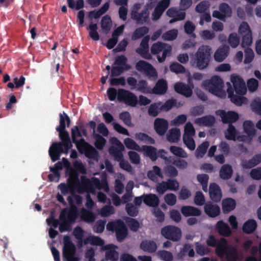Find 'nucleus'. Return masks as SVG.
<instances>
[{"instance_id":"obj_1","label":"nucleus","mask_w":261,"mask_h":261,"mask_svg":"<svg viewBox=\"0 0 261 261\" xmlns=\"http://www.w3.org/2000/svg\"><path fill=\"white\" fill-rule=\"evenodd\" d=\"M59 117V125L57 127L56 130L59 132V138L62 142L53 143L48 150L49 155L53 162L60 159L61 153H68L69 150L72 147L69 133L65 129L66 123L67 127L70 124V118L65 112L60 113Z\"/></svg>"},{"instance_id":"obj_2","label":"nucleus","mask_w":261,"mask_h":261,"mask_svg":"<svg viewBox=\"0 0 261 261\" xmlns=\"http://www.w3.org/2000/svg\"><path fill=\"white\" fill-rule=\"evenodd\" d=\"M207 245L215 247V252L220 257H225L227 261H237L239 258L238 249L233 245L229 244L224 237L217 239L213 235H210L206 240Z\"/></svg>"},{"instance_id":"obj_3","label":"nucleus","mask_w":261,"mask_h":261,"mask_svg":"<svg viewBox=\"0 0 261 261\" xmlns=\"http://www.w3.org/2000/svg\"><path fill=\"white\" fill-rule=\"evenodd\" d=\"M231 82L233 84V88L231 86L228 87L227 91L228 97L231 101L236 105L241 106L245 98L243 95L247 91L245 83L241 77L238 75L231 76Z\"/></svg>"},{"instance_id":"obj_4","label":"nucleus","mask_w":261,"mask_h":261,"mask_svg":"<svg viewBox=\"0 0 261 261\" xmlns=\"http://www.w3.org/2000/svg\"><path fill=\"white\" fill-rule=\"evenodd\" d=\"M212 54V48L207 45H202L198 48L190 61L191 65L202 70L206 69L210 64Z\"/></svg>"},{"instance_id":"obj_5","label":"nucleus","mask_w":261,"mask_h":261,"mask_svg":"<svg viewBox=\"0 0 261 261\" xmlns=\"http://www.w3.org/2000/svg\"><path fill=\"white\" fill-rule=\"evenodd\" d=\"M79 215V210L75 207L68 209L64 208L60 214L59 219L61 221L59 225V230L61 232L70 231L71 225L74 223Z\"/></svg>"},{"instance_id":"obj_6","label":"nucleus","mask_w":261,"mask_h":261,"mask_svg":"<svg viewBox=\"0 0 261 261\" xmlns=\"http://www.w3.org/2000/svg\"><path fill=\"white\" fill-rule=\"evenodd\" d=\"M203 85L210 93L217 96H220L223 93L224 83L218 75L213 76L210 80L205 81Z\"/></svg>"},{"instance_id":"obj_7","label":"nucleus","mask_w":261,"mask_h":261,"mask_svg":"<svg viewBox=\"0 0 261 261\" xmlns=\"http://www.w3.org/2000/svg\"><path fill=\"white\" fill-rule=\"evenodd\" d=\"M107 227L109 230L115 231L117 239L119 242L123 241L127 234V229L124 222L120 219L109 222Z\"/></svg>"},{"instance_id":"obj_8","label":"nucleus","mask_w":261,"mask_h":261,"mask_svg":"<svg viewBox=\"0 0 261 261\" xmlns=\"http://www.w3.org/2000/svg\"><path fill=\"white\" fill-rule=\"evenodd\" d=\"M118 100L131 107H135L138 103L137 97L133 93L124 89H118Z\"/></svg>"},{"instance_id":"obj_9","label":"nucleus","mask_w":261,"mask_h":261,"mask_svg":"<svg viewBox=\"0 0 261 261\" xmlns=\"http://www.w3.org/2000/svg\"><path fill=\"white\" fill-rule=\"evenodd\" d=\"M80 141L83 143L81 148L79 145H77L79 150L81 152H84L87 158L98 161L99 158L98 151L92 145L86 142L83 138H81Z\"/></svg>"},{"instance_id":"obj_10","label":"nucleus","mask_w":261,"mask_h":261,"mask_svg":"<svg viewBox=\"0 0 261 261\" xmlns=\"http://www.w3.org/2000/svg\"><path fill=\"white\" fill-rule=\"evenodd\" d=\"M136 69L141 72H144L149 77L156 79L158 76L155 69L149 63L140 60L136 65Z\"/></svg>"},{"instance_id":"obj_11","label":"nucleus","mask_w":261,"mask_h":261,"mask_svg":"<svg viewBox=\"0 0 261 261\" xmlns=\"http://www.w3.org/2000/svg\"><path fill=\"white\" fill-rule=\"evenodd\" d=\"M68 184L61 183L58 186V188L61 191V193L64 195H65L69 193L73 195L75 193L76 186L79 183L78 177H72L70 176L68 178Z\"/></svg>"},{"instance_id":"obj_12","label":"nucleus","mask_w":261,"mask_h":261,"mask_svg":"<svg viewBox=\"0 0 261 261\" xmlns=\"http://www.w3.org/2000/svg\"><path fill=\"white\" fill-rule=\"evenodd\" d=\"M216 114L221 117L223 123L232 124L239 119L238 114L234 111L226 112L223 110H219L216 112Z\"/></svg>"},{"instance_id":"obj_13","label":"nucleus","mask_w":261,"mask_h":261,"mask_svg":"<svg viewBox=\"0 0 261 261\" xmlns=\"http://www.w3.org/2000/svg\"><path fill=\"white\" fill-rule=\"evenodd\" d=\"M181 237V231L178 227L172 225L164 226V238L173 241H178Z\"/></svg>"},{"instance_id":"obj_14","label":"nucleus","mask_w":261,"mask_h":261,"mask_svg":"<svg viewBox=\"0 0 261 261\" xmlns=\"http://www.w3.org/2000/svg\"><path fill=\"white\" fill-rule=\"evenodd\" d=\"M150 36H145L142 40L140 46L136 49V52L139 54L142 58L150 60L152 59V56L149 52V41Z\"/></svg>"},{"instance_id":"obj_15","label":"nucleus","mask_w":261,"mask_h":261,"mask_svg":"<svg viewBox=\"0 0 261 261\" xmlns=\"http://www.w3.org/2000/svg\"><path fill=\"white\" fill-rule=\"evenodd\" d=\"M166 15L172 19L169 20V23H173L177 21H180L185 19L186 17V12L184 11H180L177 8L172 7L169 8L167 12Z\"/></svg>"},{"instance_id":"obj_16","label":"nucleus","mask_w":261,"mask_h":261,"mask_svg":"<svg viewBox=\"0 0 261 261\" xmlns=\"http://www.w3.org/2000/svg\"><path fill=\"white\" fill-rule=\"evenodd\" d=\"M209 194L211 199L214 202H219L222 198V191L220 187L216 183H212L209 187Z\"/></svg>"},{"instance_id":"obj_17","label":"nucleus","mask_w":261,"mask_h":261,"mask_svg":"<svg viewBox=\"0 0 261 261\" xmlns=\"http://www.w3.org/2000/svg\"><path fill=\"white\" fill-rule=\"evenodd\" d=\"M215 230L220 236L224 237H228L232 234L229 226L223 220H219L217 222Z\"/></svg>"},{"instance_id":"obj_18","label":"nucleus","mask_w":261,"mask_h":261,"mask_svg":"<svg viewBox=\"0 0 261 261\" xmlns=\"http://www.w3.org/2000/svg\"><path fill=\"white\" fill-rule=\"evenodd\" d=\"M205 213L210 217L215 218L220 214V208L216 204H213L211 201L206 202L204 206Z\"/></svg>"},{"instance_id":"obj_19","label":"nucleus","mask_w":261,"mask_h":261,"mask_svg":"<svg viewBox=\"0 0 261 261\" xmlns=\"http://www.w3.org/2000/svg\"><path fill=\"white\" fill-rule=\"evenodd\" d=\"M176 92L186 97H190L193 94V90L188 85L181 82H177L174 86Z\"/></svg>"},{"instance_id":"obj_20","label":"nucleus","mask_w":261,"mask_h":261,"mask_svg":"<svg viewBox=\"0 0 261 261\" xmlns=\"http://www.w3.org/2000/svg\"><path fill=\"white\" fill-rule=\"evenodd\" d=\"M114 139L118 143L120 149L116 146H112L109 149V152L112 156L115 158V160L117 161L121 160L123 158L122 151L124 150V147L123 144L117 138H114Z\"/></svg>"},{"instance_id":"obj_21","label":"nucleus","mask_w":261,"mask_h":261,"mask_svg":"<svg viewBox=\"0 0 261 261\" xmlns=\"http://www.w3.org/2000/svg\"><path fill=\"white\" fill-rule=\"evenodd\" d=\"M115 246L113 244H108L103 247V249L107 250L106 252V258L107 260L111 261H117L119 258V254L114 249Z\"/></svg>"},{"instance_id":"obj_22","label":"nucleus","mask_w":261,"mask_h":261,"mask_svg":"<svg viewBox=\"0 0 261 261\" xmlns=\"http://www.w3.org/2000/svg\"><path fill=\"white\" fill-rule=\"evenodd\" d=\"M143 202L147 206L150 207H157L159 204V198L154 194L143 195Z\"/></svg>"},{"instance_id":"obj_23","label":"nucleus","mask_w":261,"mask_h":261,"mask_svg":"<svg viewBox=\"0 0 261 261\" xmlns=\"http://www.w3.org/2000/svg\"><path fill=\"white\" fill-rule=\"evenodd\" d=\"M229 51V48L228 46L224 45L219 47L214 54L215 61L219 62H222L228 56Z\"/></svg>"},{"instance_id":"obj_24","label":"nucleus","mask_w":261,"mask_h":261,"mask_svg":"<svg viewBox=\"0 0 261 261\" xmlns=\"http://www.w3.org/2000/svg\"><path fill=\"white\" fill-rule=\"evenodd\" d=\"M180 211L185 217L199 216L201 214V212L199 208L189 205L182 206Z\"/></svg>"},{"instance_id":"obj_25","label":"nucleus","mask_w":261,"mask_h":261,"mask_svg":"<svg viewBox=\"0 0 261 261\" xmlns=\"http://www.w3.org/2000/svg\"><path fill=\"white\" fill-rule=\"evenodd\" d=\"M214 116L207 115L198 118L195 120V123L200 126H212L215 123Z\"/></svg>"},{"instance_id":"obj_26","label":"nucleus","mask_w":261,"mask_h":261,"mask_svg":"<svg viewBox=\"0 0 261 261\" xmlns=\"http://www.w3.org/2000/svg\"><path fill=\"white\" fill-rule=\"evenodd\" d=\"M236 206L235 200L231 198H226L222 200V207L224 213H228L233 210Z\"/></svg>"},{"instance_id":"obj_27","label":"nucleus","mask_w":261,"mask_h":261,"mask_svg":"<svg viewBox=\"0 0 261 261\" xmlns=\"http://www.w3.org/2000/svg\"><path fill=\"white\" fill-rule=\"evenodd\" d=\"M257 224L256 221L254 219L247 220L242 226L243 231L246 234H251L254 232L256 229Z\"/></svg>"},{"instance_id":"obj_28","label":"nucleus","mask_w":261,"mask_h":261,"mask_svg":"<svg viewBox=\"0 0 261 261\" xmlns=\"http://www.w3.org/2000/svg\"><path fill=\"white\" fill-rule=\"evenodd\" d=\"M140 248L149 253L155 252L157 249L155 242L152 240H144L140 244Z\"/></svg>"},{"instance_id":"obj_29","label":"nucleus","mask_w":261,"mask_h":261,"mask_svg":"<svg viewBox=\"0 0 261 261\" xmlns=\"http://www.w3.org/2000/svg\"><path fill=\"white\" fill-rule=\"evenodd\" d=\"M76 253V247L74 244L70 241L65 243L63 251V258L74 256Z\"/></svg>"},{"instance_id":"obj_30","label":"nucleus","mask_w":261,"mask_h":261,"mask_svg":"<svg viewBox=\"0 0 261 261\" xmlns=\"http://www.w3.org/2000/svg\"><path fill=\"white\" fill-rule=\"evenodd\" d=\"M149 15V12L147 8H145L142 10L140 13L137 14V17L138 18H135L133 16H131V18L135 21L137 24H142L146 22L148 19Z\"/></svg>"},{"instance_id":"obj_31","label":"nucleus","mask_w":261,"mask_h":261,"mask_svg":"<svg viewBox=\"0 0 261 261\" xmlns=\"http://www.w3.org/2000/svg\"><path fill=\"white\" fill-rule=\"evenodd\" d=\"M232 173L233 170L231 166L228 164H225L220 170L219 176L223 179H229L231 177Z\"/></svg>"},{"instance_id":"obj_32","label":"nucleus","mask_w":261,"mask_h":261,"mask_svg":"<svg viewBox=\"0 0 261 261\" xmlns=\"http://www.w3.org/2000/svg\"><path fill=\"white\" fill-rule=\"evenodd\" d=\"M81 219L85 222L92 223L95 221L96 216L92 211L82 208L81 211Z\"/></svg>"},{"instance_id":"obj_33","label":"nucleus","mask_w":261,"mask_h":261,"mask_svg":"<svg viewBox=\"0 0 261 261\" xmlns=\"http://www.w3.org/2000/svg\"><path fill=\"white\" fill-rule=\"evenodd\" d=\"M141 151H143L144 154L148 156L152 161H154L157 159L156 149L153 146H142L141 147Z\"/></svg>"},{"instance_id":"obj_34","label":"nucleus","mask_w":261,"mask_h":261,"mask_svg":"<svg viewBox=\"0 0 261 261\" xmlns=\"http://www.w3.org/2000/svg\"><path fill=\"white\" fill-rule=\"evenodd\" d=\"M239 132L232 124H229L228 128L225 132V137L228 140L236 141Z\"/></svg>"},{"instance_id":"obj_35","label":"nucleus","mask_w":261,"mask_h":261,"mask_svg":"<svg viewBox=\"0 0 261 261\" xmlns=\"http://www.w3.org/2000/svg\"><path fill=\"white\" fill-rule=\"evenodd\" d=\"M180 137V129L178 128H173L169 130L167 136V139L171 143H176Z\"/></svg>"},{"instance_id":"obj_36","label":"nucleus","mask_w":261,"mask_h":261,"mask_svg":"<svg viewBox=\"0 0 261 261\" xmlns=\"http://www.w3.org/2000/svg\"><path fill=\"white\" fill-rule=\"evenodd\" d=\"M261 162V154L255 155L252 159L243 163V167L246 169L251 168L257 165Z\"/></svg>"},{"instance_id":"obj_37","label":"nucleus","mask_w":261,"mask_h":261,"mask_svg":"<svg viewBox=\"0 0 261 261\" xmlns=\"http://www.w3.org/2000/svg\"><path fill=\"white\" fill-rule=\"evenodd\" d=\"M149 29L147 27L143 26L137 28L132 35V40H136L141 38L148 33Z\"/></svg>"},{"instance_id":"obj_38","label":"nucleus","mask_w":261,"mask_h":261,"mask_svg":"<svg viewBox=\"0 0 261 261\" xmlns=\"http://www.w3.org/2000/svg\"><path fill=\"white\" fill-rule=\"evenodd\" d=\"M127 58L124 55H121L115 58L114 64L122 67L126 70H128L131 68V66L127 64Z\"/></svg>"},{"instance_id":"obj_39","label":"nucleus","mask_w":261,"mask_h":261,"mask_svg":"<svg viewBox=\"0 0 261 261\" xmlns=\"http://www.w3.org/2000/svg\"><path fill=\"white\" fill-rule=\"evenodd\" d=\"M179 183L175 179H169L164 181V192L167 190L176 191L178 190Z\"/></svg>"},{"instance_id":"obj_40","label":"nucleus","mask_w":261,"mask_h":261,"mask_svg":"<svg viewBox=\"0 0 261 261\" xmlns=\"http://www.w3.org/2000/svg\"><path fill=\"white\" fill-rule=\"evenodd\" d=\"M208 146L209 142L207 141H204L199 145L195 151V156L196 158L198 159L203 158Z\"/></svg>"},{"instance_id":"obj_41","label":"nucleus","mask_w":261,"mask_h":261,"mask_svg":"<svg viewBox=\"0 0 261 261\" xmlns=\"http://www.w3.org/2000/svg\"><path fill=\"white\" fill-rule=\"evenodd\" d=\"M135 138L137 140L146 144H154L155 143V141L152 138L144 133H136Z\"/></svg>"},{"instance_id":"obj_42","label":"nucleus","mask_w":261,"mask_h":261,"mask_svg":"<svg viewBox=\"0 0 261 261\" xmlns=\"http://www.w3.org/2000/svg\"><path fill=\"white\" fill-rule=\"evenodd\" d=\"M112 26V20L109 15L104 16L101 19V27L106 33L110 32Z\"/></svg>"},{"instance_id":"obj_43","label":"nucleus","mask_w":261,"mask_h":261,"mask_svg":"<svg viewBox=\"0 0 261 261\" xmlns=\"http://www.w3.org/2000/svg\"><path fill=\"white\" fill-rule=\"evenodd\" d=\"M243 128L244 132L249 136L253 137L255 135V130L252 121L250 120L245 121L243 123Z\"/></svg>"},{"instance_id":"obj_44","label":"nucleus","mask_w":261,"mask_h":261,"mask_svg":"<svg viewBox=\"0 0 261 261\" xmlns=\"http://www.w3.org/2000/svg\"><path fill=\"white\" fill-rule=\"evenodd\" d=\"M169 150L173 154L177 157L186 158L188 156L187 153L180 147L171 146Z\"/></svg>"},{"instance_id":"obj_45","label":"nucleus","mask_w":261,"mask_h":261,"mask_svg":"<svg viewBox=\"0 0 261 261\" xmlns=\"http://www.w3.org/2000/svg\"><path fill=\"white\" fill-rule=\"evenodd\" d=\"M163 13V0H160L152 13L153 20H158Z\"/></svg>"},{"instance_id":"obj_46","label":"nucleus","mask_w":261,"mask_h":261,"mask_svg":"<svg viewBox=\"0 0 261 261\" xmlns=\"http://www.w3.org/2000/svg\"><path fill=\"white\" fill-rule=\"evenodd\" d=\"M148 94H163V78L159 79L153 88L150 87Z\"/></svg>"},{"instance_id":"obj_47","label":"nucleus","mask_w":261,"mask_h":261,"mask_svg":"<svg viewBox=\"0 0 261 261\" xmlns=\"http://www.w3.org/2000/svg\"><path fill=\"white\" fill-rule=\"evenodd\" d=\"M219 10L223 13L225 18L231 17L232 11L231 7L227 3L220 4L219 6Z\"/></svg>"},{"instance_id":"obj_48","label":"nucleus","mask_w":261,"mask_h":261,"mask_svg":"<svg viewBox=\"0 0 261 261\" xmlns=\"http://www.w3.org/2000/svg\"><path fill=\"white\" fill-rule=\"evenodd\" d=\"M124 143L127 149L135 150L139 152L141 151V147L131 138H125L124 140Z\"/></svg>"},{"instance_id":"obj_49","label":"nucleus","mask_w":261,"mask_h":261,"mask_svg":"<svg viewBox=\"0 0 261 261\" xmlns=\"http://www.w3.org/2000/svg\"><path fill=\"white\" fill-rule=\"evenodd\" d=\"M170 163L175 166L179 169H185L188 167L187 162L183 159H176L174 158H170L169 160Z\"/></svg>"},{"instance_id":"obj_50","label":"nucleus","mask_w":261,"mask_h":261,"mask_svg":"<svg viewBox=\"0 0 261 261\" xmlns=\"http://www.w3.org/2000/svg\"><path fill=\"white\" fill-rule=\"evenodd\" d=\"M197 179L201 185L203 191L207 192L209 176L206 174H199L197 175Z\"/></svg>"},{"instance_id":"obj_51","label":"nucleus","mask_w":261,"mask_h":261,"mask_svg":"<svg viewBox=\"0 0 261 261\" xmlns=\"http://www.w3.org/2000/svg\"><path fill=\"white\" fill-rule=\"evenodd\" d=\"M93 136L95 140L94 143L95 147L98 150H102L107 142L106 139L98 134Z\"/></svg>"},{"instance_id":"obj_52","label":"nucleus","mask_w":261,"mask_h":261,"mask_svg":"<svg viewBox=\"0 0 261 261\" xmlns=\"http://www.w3.org/2000/svg\"><path fill=\"white\" fill-rule=\"evenodd\" d=\"M150 87L148 86L147 82L143 80L139 81L137 83L136 89L144 94H148Z\"/></svg>"},{"instance_id":"obj_53","label":"nucleus","mask_w":261,"mask_h":261,"mask_svg":"<svg viewBox=\"0 0 261 261\" xmlns=\"http://www.w3.org/2000/svg\"><path fill=\"white\" fill-rule=\"evenodd\" d=\"M182 106V103L180 102H177L175 99L172 98L164 102V111H168L174 107L178 108Z\"/></svg>"},{"instance_id":"obj_54","label":"nucleus","mask_w":261,"mask_h":261,"mask_svg":"<svg viewBox=\"0 0 261 261\" xmlns=\"http://www.w3.org/2000/svg\"><path fill=\"white\" fill-rule=\"evenodd\" d=\"M90 30L89 36L94 41L99 39V35L97 32L98 27L96 23L91 24L87 28Z\"/></svg>"},{"instance_id":"obj_55","label":"nucleus","mask_w":261,"mask_h":261,"mask_svg":"<svg viewBox=\"0 0 261 261\" xmlns=\"http://www.w3.org/2000/svg\"><path fill=\"white\" fill-rule=\"evenodd\" d=\"M241 46L243 48H247L250 46L252 43V32L249 33L242 36Z\"/></svg>"},{"instance_id":"obj_56","label":"nucleus","mask_w":261,"mask_h":261,"mask_svg":"<svg viewBox=\"0 0 261 261\" xmlns=\"http://www.w3.org/2000/svg\"><path fill=\"white\" fill-rule=\"evenodd\" d=\"M125 210L127 214L130 217H135L139 213L138 208L132 203H127L125 205Z\"/></svg>"},{"instance_id":"obj_57","label":"nucleus","mask_w":261,"mask_h":261,"mask_svg":"<svg viewBox=\"0 0 261 261\" xmlns=\"http://www.w3.org/2000/svg\"><path fill=\"white\" fill-rule=\"evenodd\" d=\"M125 222L131 230L137 231L139 229L140 224L135 219L127 217Z\"/></svg>"},{"instance_id":"obj_58","label":"nucleus","mask_w":261,"mask_h":261,"mask_svg":"<svg viewBox=\"0 0 261 261\" xmlns=\"http://www.w3.org/2000/svg\"><path fill=\"white\" fill-rule=\"evenodd\" d=\"M195 250L197 253L200 256L208 254L211 252V249L208 247L201 245L198 242L195 244Z\"/></svg>"},{"instance_id":"obj_59","label":"nucleus","mask_w":261,"mask_h":261,"mask_svg":"<svg viewBox=\"0 0 261 261\" xmlns=\"http://www.w3.org/2000/svg\"><path fill=\"white\" fill-rule=\"evenodd\" d=\"M119 118L127 126L130 127L133 126V124L132 123V118L128 112L125 111L119 114Z\"/></svg>"},{"instance_id":"obj_60","label":"nucleus","mask_w":261,"mask_h":261,"mask_svg":"<svg viewBox=\"0 0 261 261\" xmlns=\"http://www.w3.org/2000/svg\"><path fill=\"white\" fill-rule=\"evenodd\" d=\"M183 142L185 145L191 150H194L195 148V143L193 136L183 135Z\"/></svg>"},{"instance_id":"obj_61","label":"nucleus","mask_w":261,"mask_h":261,"mask_svg":"<svg viewBox=\"0 0 261 261\" xmlns=\"http://www.w3.org/2000/svg\"><path fill=\"white\" fill-rule=\"evenodd\" d=\"M194 203L196 205L201 206L205 204V197L201 191H197L195 193L194 198Z\"/></svg>"},{"instance_id":"obj_62","label":"nucleus","mask_w":261,"mask_h":261,"mask_svg":"<svg viewBox=\"0 0 261 261\" xmlns=\"http://www.w3.org/2000/svg\"><path fill=\"white\" fill-rule=\"evenodd\" d=\"M164 173L171 178H173L177 176L178 171L176 168L172 165H167L164 168Z\"/></svg>"},{"instance_id":"obj_63","label":"nucleus","mask_w":261,"mask_h":261,"mask_svg":"<svg viewBox=\"0 0 261 261\" xmlns=\"http://www.w3.org/2000/svg\"><path fill=\"white\" fill-rule=\"evenodd\" d=\"M170 70L176 73H184L186 71V68L184 66L177 62L172 63L170 66Z\"/></svg>"},{"instance_id":"obj_64","label":"nucleus","mask_w":261,"mask_h":261,"mask_svg":"<svg viewBox=\"0 0 261 261\" xmlns=\"http://www.w3.org/2000/svg\"><path fill=\"white\" fill-rule=\"evenodd\" d=\"M252 111L261 116V99L255 98L251 103Z\"/></svg>"}]
</instances>
